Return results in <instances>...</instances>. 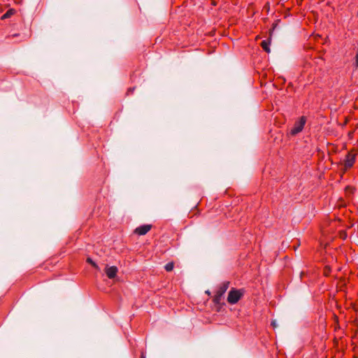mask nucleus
Listing matches in <instances>:
<instances>
[{
  "label": "nucleus",
  "mask_w": 358,
  "mask_h": 358,
  "mask_svg": "<svg viewBox=\"0 0 358 358\" xmlns=\"http://www.w3.org/2000/svg\"><path fill=\"white\" fill-rule=\"evenodd\" d=\"M243 294L244 291L243 289L232 288L229 292L227 301L230 304H235L241 299Z\"/></svg>",
  "instance_id": "1"
},
{
  "label": "nucleus",
  "mask_w": 358,
  "mask_h": 358,
  "mask_svg": "<svg viewBox=\"0 0 358 358\" xmlns=\"http://www.w3.org/2000/svg\"><path fill=\"white\" fill-rule=\"evenodd\" d=\"M357 154L352 152H349L346 156L342 165L343 166V169L344 171H346L349 169L352 168L355 162Z\"/></svg>",
  "instance_id": "2"
},
{
  "label": "nucleus",
  "mask_w": 358,
  "mask_h": 358,
  "mask_svg": "<svg viewBox=\"0 0 358 358\" xmlns=\"http://www.w3.org/2000/svg\"><path fill=\"white\" fill-rule=\"evenodd\" d=\"M229 282L225 281L222 282L216 291L213 301L216 303H219L222 299V296L229 288Z\"/></svg>",
  "instance_id": "3"
},
{
  "label": "nucleus",
  "mask_w": 358,
  "mask_h": 358,
  "mask_svg": "<svg viewBox=\"0 0 358 358\" xmlns=\"http://www.w3.org/2000/svg\"><path fill=\"white\" fill-rule=\"evenodd\" d=\"M306 122V117L303 116L301 117L300 119L294 123V127L290 130V134L295 136L296 134L301 132L304 127Z\"/></svg>",
  "instance_id": "4"
},
{
  "label": "nucleus",
  "mask_w": 358,
  "mask_h": 358,
  "mask_svg": "<svg viewBox=\"0 0 358 358\" xmlns=\"http://www.w3.org/2000/svg\"><path fill=\"white\" fill-rule=\"evenodd\" d=\"M151 229L150 224H142L138 227L134 232L139 236H143L146 234Z\"/></svg>",
  "instance_id": "5"
},
{
  "label": "nucleus",
  "mask_w": 358,
  "mask_h": 358,
  "mask_svg": "<svg viewBox=\"0 0 358 358\" xmlns=\"http://www.w3.org/2000/svg\"><path fill=\"white\" fill-rule=\"evenodd\" d=\"M117 268L115 266H107L106 268V273L110 279L114 278L117 273Z\"/></svg>",
  "instance_id": "6"
},
{
  "label": "nucleus",
  "mask_w": 358,
  "mask_h": 358,
  "mask_svg": "<svg viewBox=\"0 0 358 358\" xmlns=\"http://www.w3.org/2000/svg\"><path fill=\"white\" fill-rule=\"evenodd\" d=\"M140 73L139 72H134L132 75H131V80L132 83H140L141 78H139Z\"/></svg>",
  "instance_id": "7"
},
{
  "label": "nucleus",
  "mask_w": 358,
  "mask_h": 358,
  "mask_svg": "<svg viewBox=\"0 0 358 358\" xmlns=\"http://www.w3.org/2000/svg\"><path fill=\"white\" fill-rule=\"evenodd\" d=\"M270 41L264 40L262 42L261 46L264 49V51L266 52H270V48H269Z\"/></svg>",
  "instance_id": "8"
},
{
  "label": "nucleus",
  "mask_w": 358,
  "mask_h": 358,
  "mask_svg": "<svg viewBox=\"0 0 358 358\" xmlns=\"http://www.w3.org/2000/svg\"><path fill=\"white\" fill-rule=\"evenodd\" d=\"M14 10L13 9H9L1 17L2 20L8 19L10 17L14 14Z\"/></svg>",
  "instance_id": "9"
},
{
  "label": "nucleus",
  "mask_w": 358,
  "mask_h": 358,
  "mask_svg": "<svg viewBox=\"0 0 358 358\" xmlns=\"http://www.w3.org/2000/svg\"><path fill=\"white\" fill-rule=\"evenodd\" d=\"M164 268L166 271H171L174 268V263L173 262H169L165 265Z\"/></svg>",
  "instance_id": "10"
},
{
  "label": "nucleus",
  "mask_w": 358,
  "mask_h": 358,
  "mask_svg": "<svg viewBox=\"0 0 358 358\" xmlns=\"http://www.w3.org/2000/svg\"><path fill=\"white\" fill-rule=\"evenodd\" d=\"M135 87H129L127 90V94H131L134 92V90H135Z\"/></svg>",
  "instance_id": "11"
},
{
  "label": "nucleus",
  "mask_w": 358,
  "mask_h": 358,
  "mask_svg": "<svg viewBox=\"0 0 358 358\" xmlns=\"http://www.w3.org/2000/svg\"><path fill=\"white\" fill-rule=\"evenodd\" d=\"M87 262H88L90 264H91L92 266H96V267L97 266V265L96 264V263H95V262H93V260H92L91 258H88V259H87Z\"/></svg>",
  "instance_id": "12"
},
{
  "label": "nucleus",
  "mask_w": 358,
  "mask_h": 358,
  "mask_svg": "<svg viewBox=\"0 0 358 358\" xmlns=\"http://www.w3.org/2000/svg\"><path fill=\"white\" fill-rule=\"evenodd\" d=\"M271 325L273 327V328H275L277 326L275 321H273L271 322Z\"/></svg>",
  "instance_id": "13"
},
{
  "label": "nucleus",
  "mask_w": 358,
  "mask_h": 358,
  "mask_svg": "<svg viewBox=\"0 0 358 358\" xmlns=\"http://www.w3.org/2000/svg\"><path fill=\"white\" fill-rule=\"evenodd\" d=\"M141 358H146V357H145V353H144V352H141Z\"/></svg>",
  "instance_id": "14"
}]
</instances>
